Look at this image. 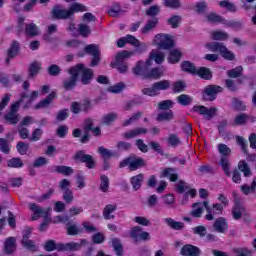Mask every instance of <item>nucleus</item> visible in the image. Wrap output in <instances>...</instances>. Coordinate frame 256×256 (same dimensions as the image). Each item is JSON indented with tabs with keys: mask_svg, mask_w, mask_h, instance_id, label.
Listing matches in <instances>:
<instances>
[{
	"mask_svg": "<svg viewBox=\"0 0 256 256\" xmlns=\"http://www.w3.org/2000/svg\"><path fill=\"white\" fill-rule=\"evenodd\" d=\"M174 117L173 111L168 110L158 114L156 121H171Z\"/></svg>",
	"mask_w": 256,
	"mask_h": 256,
	"instance_id": "nucleus-54",
	"label": "nucleus"
},
{
	"mask_svg": "<svg viewBox=\"0 0 256 256\" xmlns=\"http://www.w3.org/2000/svg\"><path fill=\"white\" fill-rule=\"evenodd\" d=\"M206 47L212 53H220L221 57L227 61H234L235 59V54L227 49V46L221 42H211L206 44Z\"/></svg>",
	"mask_w": 256,
	"mask_h": 256,
	"instance_id": "nucleus-1",
	"label": "nucleus"
},
{
	"mask_svg": "<svg viewBox=\"0 0 256 256\" xmlns=\"http://www.w3.org/2000/svg\"><path fill=\"white\" fill-rule=\"evenodd\" d=\"M217 93H223V87L217 85H209L204 90L205 101H215L217 99Z\"/></svg>",
	"mask_w": 256,
	"mask_h": 256,
	"instance_id": "nucleus-14",
	"label": "nucleus"
},
{
	"mask_svg": "<svg viewBox=\"0 0 256 256\" xmlns=\"http://www.w3.org/2000/svg\"><path fill=\"white\" fill-rule=\"evenodd\" d=\"M233 125H247V113H241L235 116Z\"/></svg>",
	"mask_w": 256,
	"mask_h": 256,
	"instance_id": "nucleus-58",
	"label": "nucleus"
},
{
	"mask_svg": "<svg viewBox=\"0 0 256 256\" xmlns=\"http://www.w3.org/2000/svg\"><path fill=\"white\" fill-rule=\"evenodd\" d=\"M55 97H57V93L51 92L45 99L36 104L34 106V109L39 110L49 107V105H51V103H53V101L55 100Z\"/></svg>",
	"mask_w": 256,
	"mask_h": 256,
	"instance_id": "nucleus-23",
	"label": "nucleus"
},
{
	"mask_svg": "<svg viewBox=\"0 0 256 256\" xmlns=\"http://www.w3.org/2000/svg\"><path fill=\"white\" fill-rule=\"evenodd\" d=\"M196 75H198L200 79H204V81H211V79H213V72L207 67L198 68L196 70Z\"/></svg>",
	"mask_w": 256,
	"mask_h": 256,
	"instance_id": "nucleus-28",
	"label": "nucleus"
},
{
	"mask_svg": "<svg viewBox=\"0 0 256 256\" xmlns=\"http://www.w3.org/2000/svg\"><path fill=\"white\" fill-rule=\"evenodd\" d=\"M100 181V191H102V193H107V191H109V177H107L106 175H101Z\"/></svg>",
	"mask_w": 256,
	"mask_h": 256,
	"instance_id": "nucleus-57",
	"label": "nucleus"
},
{
	"mask_svg": "<svg viewBox=\"0 0 256 256\" xmlns=\"http://www.w3.org/2000/svg\"><path fill=\"white\" fill-rule=\"evenodd\" d=\"M30 211L33 212L32 221H37L39 217H43L45 221L49 219V213H51V208H42L36 203H32L29 205Z\"/></svg>",
	"mask_w": 256,
	"mask_h": 256,
	"instance_id": "nucleus-9",
	"label": "nucleus"
},
{
	"mask_svg": "<svg viewBox=\"0 0 256 256\" xmlns=\"http://www.w3.org/2000/svg\"><path fill=\"white\" fill-rule=\"evenodd\" d=\"M180 254L182 256H200L201 249H199L197 246L186 244L181 248Z\"/></svg>",
	"mask_w": 256,
	"mask_h": 256,
	"instance_id": "nucleus-18",
	"label": "nucleus"
},
{
	"mask_svg": "<svg viewBox=\"0 0 256 256\" xmlns=\"http://www.w3.org/2000/svg\"><path fill=\"white\" fill-rule=\"evenodd\" d=\"M154 45H157L158 49L169 50L175 47V42L167 34H157L153 40Z\"/></svg>",
	"mask_w": 256,
	"mask_h": 256,
	"instance_id": "nucleus-6",
	"label": "nucleus"
},
{
	"mask_svg": "<svg viewBox=\"0 0 256 256\" xmlns=\"http://www.w3.org/2000/svg\"><path fill=\"white\" fill-rule=\"evenodd\" d=\"M183 54L178 49L170 50L168 61L169 63H179Z\"/></svg>",
	"mask_w": 256,
	"mask_h": 256,
	"instance_id": "nucleus-40",
	"label": "nucleus"
},
{
	"mask_svg": "<svg viewBox=\"0 0 256 256\" xmlns=\"http://www.w3.org/2000/svg\"><path fill=\"white\" fill-rule=\"evenodd\" d=\"M163 76V68H152L148 73H146V77L149 79H160Z\"/></svg>",
	"mask_w": 256,
	"mask_h": 256,
	"instance_id": "nucleus-48",
	"label": "nucleus"
},
{
	"mask_svg": "<svg viewBox=\"0 0 256 256\" xmlns=\"http://www.w3.org/2000/svg\"><path fill=\"white\" fill-rule=\"evenodd\" d=\"M163 5L168 9H181L183 7L181 0H164Z\"/></svg>",
	"mask_w": 256,
	"mask_h": 256,
	"instance_id": "nucleus-51",
	"label": "nucleus"
},
{
	"mask_svg": "<svg viewBox=\"0 0 256 256\" xmlns=\"http://www.w3.org/2000/svg\"><path fill=\"white\" fill-rule=\"evenodd\" d=\"M112 247L117 256L123 255V244L119 238L112 239Z\"/></svg>",
	"mask_w": 256,
	"mask_h": 256,
	"instance_id": "nucleus-50",
	"label": "nucleus"
},
{
	"mask_svg": "<svg viewBox=\"0 0 256 256\" xmlns=\"http://www.w3.org/2000/svg\"><path fill=\"white\" fill-rule=\"evenodd\" d=\"M143 65H145V63H143V61H138L135 65V67L132 68V73H134L135 75H145L146 76L147 74H145Z\"/></svg>",
	"mask_w": 256,
	"mask_h": 256,
	"instance_id": "nucleus-64",
	"label": "nucleus"
},
{
	"mask_svg": "<svg viewBox=\"0 0 256 256\" xmlns=\"http://www.w3.org/2000/svg\"><path fill=\"white\" fill-rule=\"evenodd\" d=\"M192 111H194V113H198L199 115L204 116V119H206L207 121H211L213 117L217 115L218 109L217 107L207 108L203 105H195L193 106Z\"/></svg>",
	"mask_w": 256,
	"mask_h": 256,
	"instance_id": "nucleus-11",
	"label": "nucleus"
},
{
	"mask_svg": "<svg viewBox=\"0 0 256 256\" xmlns=\"http://www.w3.org/2000/svg\"><path fill=\"white\" fill-rule=\"evenodd\" d=\"M176 101L177 103H179V105H182L183 107H188V105H191V103H193V97L187 94H181L177 96Z\"/></svg>",
	"mask_w": 256,
	"mask_h": 256,
	"instance_id": "nucleus-37",
	"label": "nucleus"
},
{
	"mask_svg": "<svg viewBox=\"0 0 256 256\" xmlns=\"http://www.w3.org/2000/svg\"><path fill=\"white\" fill-rule=\"evenodd\" d=\"M171 87V81L169 80H160L152 84L150 88L142 89L143 95H148V97H157L159 91H167Z\"/></svg>",
	"mask_w": 256,
	"mask_h": 256,
	"instance_id": "nucleus-2",
	"label": "nucleus"
},
{
	"mask_svg": "<svg viewBox=\"0 0 256 256\" xmlns=\"http://www.w3.org/2000/svg\"><path fill=\"white\" fill-rule=\"evenodd\" d=\"M117 211V204H108L104 207L102 215L106 221H109L111 219H115V215L112 213H115Z\"/></svg>",
	"mask_w": 256,
	"mask_h": 256,
	"instance_id": "nucleus-24",
	"label": "nucleus"
},
{
	"mask_svg": "<svg viewBox=\"0 0 256 256\" xmlns=\"http://www.w3.org/2000/svg\"><path fill=\"white\" fill-rule=\"evenodd\" d=\"M133 55H135V52H129L127 50L120 51L116 54V63H125V59H129Z\"/></svg>",
	"mask_w": 256,
	"mask_h": 256,
	"instance_id": "nucleus-42",
	"label": "nucleus"
},
{
	"mask_svg": "<svg viewBox=\"0 0 256 256\" xmlns=\"http://www.w3.org/2000/svg\"><path fill=\"white\" fill-rule=\"evenodd\" d=\"M159 24V19L157 17H154L146 22L144 27L141 30V33L143 35H147V33H150V31H153L157 25Z\"/></svg>",
	"mask_w": 256,
	"mask_h": 256,
	"instance_id": "nucleus-27",
	"label": "nucleus"
},
{
	"mask_svg": "<svg viewBox=\"0 0 256 256\" xmlns=\"http://www.w3.org/2000/svg\"><path fill=\"white\" fill-rule=\"evenodd\" d=\"M67 227V234L71 236L79 235L81 233V229H79V226L77 224H71V222H68L66 224Z\"/></svg>",
	"mask_w": 256,
	"mask_h": 256,
	"instance_id": "nucleus-56",
	"label": "nucleus"
},
{
	"mask_svg": "<svg viewBox=\"0 0 256 256\" xmlns=\"http://www.w3.org/2000/svg\"><path fill=\"white\" fill-rule=\"evenodd\" d=\"M59 249H62V251H79V249H81V244L76 242L62 243V245L59 246Z\"/></svg>",
	"mask_w": 256,
	"mask_h": 256,
	"instance_id": "nucleus-43",
	"label": "nucleus"
},
{
	"mask_svg": "<svg viewBox=\"0 0 256 256\" xmlns=\"http://www.w3.org/2000/svg\"><path fill=\"white\" fill-rule=\"evenodd\" d=\"M243 213H245V207H243L239 202H236L232 211L233 218L239 220L243 217Z\"/></svg>",
	"mask_w": 256,
	"mask_h": 256,
	"instance_id": "nucleus-41",
	"label": "nucleus"
},
{
	"mask_svg": "<svg viewBox=\"0 0 256 256\" xmlns=\"http://www.w3.org/2000/svg\"><path fill=\"white\" fill-rule=\"evenodd\" d=\"M206 21H208V23H222L223 25L227 24V20H225V18L219 14H215L214 12L206 15Z\"/></svg>",
	"mask_w": 256,
	"mask_h": 256,
	"instance_id": "nucleus-34",
	"label": "nucleus"
},
{
	"mask_svg": "<svg viewBox=\"0 0 256 256\" xmlns=\"http://www.w3.org/2000/svg\"><path fill=\"white\" fill-rule=\"evenodd\" d=\"M68 73L70 77L66 78L63 81V87L65 91H71L72 89H75V87H77V81L79 79L77 77V69L73 66L69 68Z\"/></svg>",
	"mask_w": 256,
	"mask_h": 256,
	"instance_id": "nucleus-13",
	"label": "nucleus"
},
{
	"mask_svg": "<svg viewBox=\"0 0 256 256\" xmlns=\"http://www.w3.org/2000/svg\"><path fill=\"white\" fill-rule=\"evenodd\" d=\"M25 33L29 37H37L39 35V27L35 23L27 24L25 27Z\"/></svg>",
	"mask_w": 256,
	"mask_h": 256,
	"instance_id": "nucleus-44",
	"label": "nucleus"
},
{
	"mask_svg": "<svg viewBox=\"0 0 256 256\" xmlns=\"http://www.w3.org/2000/svg\"><path fill=\"white\" fill-rule=\"evenodd\" d=\"M236 142L240 145L243 153L247 155L246 159L247 161H250L251 163H255L256 161V155L255 154H249V151L247 150L248 142L245 140V138L241 136L236 137Z\"/></svg>",
	"mask_w": 256,
	"mask_h": 256,
	"instance_id": "nucleus-17",
	"label": "nucleus"
},
{
	"mask_svg": "<svg viewBox=\"0 0 256 256\" xmlns=\"http://www.w3.org/2000/svg\"><path fill=\"white\" fill-rule=\"evenodd\" d=\"M21 243L23 245V247H25V249H27L28 251H31L32 253H35V251H37V247L35 246V241L33 240H21Z\"/></svg>",
	"mask_w": 256,
	"mask_h": 256,
	"instance_id": "nucleus-63",
	"label": "nucleus"
},
{
	"mask_svg": "<svg viewBox=\"0 0 256 256\" xmlns=\"http://www.w3.org/2000/svg\"><path fill=\"white\" fill-rule=\"evenodd\" d=\"M73 159L75 161H79L80 163H85L87 169H95V158L89 154H86L85 150L76 152Z\"/></svg>",
	"mask_w": 256,
	"mask_h": 256,
	"instance_id": "nucleus-12",
	"label": "nucleus"
},
{
	"mask_svg": "<svg viewBox=\"0 0 256 256\" xmlns=\"http://www.w3.org/2000/svg\"><path fill=\"white\" fill-rule=\"evenodd\" d=\"M143 181H145V175L143 173L132 176L130 178V184L132 185L133 191H139V189H141V186L143 185Z\"/></svg>",
	"mask_w": 256,
	"mask_h": 256,
	"instance_id": "nucleus-25",
	"label": "nucleus"
},
{
	"mask_svg": "<svg viewBox=\"0 0 256 256\" xmlns=\"http://www.w3.org/2000/svg\"><path fill=\"white\" fill-rule=\"evenodd\" d=\"M39 71H41V63L39 62H33L30 64L28 69V77L29 79H33L36 75L39 74Z\"/></svg>",
	"mask_w": 256,
	"mask_h": 256,
	"instance_id": "nucleus-35",
	"label": "nucleus"
},
{
	"mask_svg": "<svg viewBox=\"0 0 256 256\" xmlns=\"http://www.w3.org/2000/svg\"><path fill=\"white\" fill-rule=\"evenodd\" d=\"M220 165L226 177H231V163H229V158H227L226 156H222L220 159Z\"/></svg>",
	"mask_w": 256,
	"mask_h": 256,
	"instance_id": "nucleus-36",
	"label": "nucleus"
},
{
	"mask_svg": "<svg viewBox=\"0 0 256 256\" xmlns=\"http://www.w3.org/2000/svg\"><path fill=\"white\" fill-rule=\"evenodd\" d=\"M181 69L184 73H189L190 75H197V66L191 61H184L181 64Z\"/></svg>",
	"mask_w": 256,
	"mask_h": 256,
	"instance_id": "nucleus-29",
	"label": "nucleus"
},
{
	"mask_svg": "<svg viewBox=\"0 0 256 256\" xmlns=\"http://www.w3.org/2000/svg\"><path fill=\"white\" fill-rule=\"evenodd\" d=\"M111 67L117 69L119 73H127L129 69V64L127 62H114L110 64Z\"/></svg>",
	"mask_w": 256,
	"mask_h": 256,
	"instance_id": "nucleus-53",
	"label": "nucleus"
},
{
	"mask_svg": "<svg viewBox=\"0 0 256 256\" xmlns=\"http://www.w3.org/2000/svg\"><path fill=\"white\" fill-rule=\"evenodd\" d=\"M187 88V83L183 80H179L173 83L172 91L173 93H183Z\"/></svg>",
	"mask_w": 256,
	"mask_h": 256,
	"instance_id": "nucleus-52",
	"label": "nucleus"
},
{
	"mask_svg": "<svg viewBox=\"0 0 256 256\" xmlns=\"http://www.w3.org/2000/svg\"><path fill=\"white\" fill-rule=\"evenodd\" d=\"M19 102H15L11 105L10 111L4 115V121L7 125H17L21 121V115H19Z\"/></svg>",
	"mask_w": 256,
	"mask_h": 256,
	"instance_id": "nucleus-5",
	"label": "nucleus"
},
{
	"mask_svg": "<svg viewBox=\"0 0 256 256\" xmlns=\"http://www.w3.org/2000/svg\"><path fill=\"white\" fill-rule=\"evenodd\" d=\"M19 48H20L19 42L14 40L10 48L8 49V57L10 59H14V57H17V55H19Z\"/></svg>",
	"mask_w": 256,
	"mask_h": 256,
	"instance_id": "nucleus-46",
	"label": "nucleus"
},
{
	"mask_svg": "<svg viewBox=\"0 0 256 256\" xmlns=\"http://www.w3.org/2000/svg\"><path fill=\"white\" fill-rule=\"evenodd\" d=\"M29 147V143H25L23 141L18 142L16 145V149L20 155H27Z\"/></svg>",
	"mask_w": 256,
	"mask_h": 256,
	"instance_id": "nucleus-61",
	"label": "nucleus"
},
{
	"mask_svg": "<svg viewBox=\"0 0 256 256\" xmlns=\"http://www.w3.org/2000/svg\"><path fill=\"white\" fill-rule=\"evenodd\" d=\"M60 245H62V243L57 244L55 240H48L44 245V249L49 253H51V251H62V249L59 248Z\"/></svg>",
	"mask_w": 256,
	"mask_h": 256,
	"instance_id": "nucleus-45",
	"label": "nucleus"
},
{
	"mask_svg": "<svg viewBox=\"0 0 256 256\" xmlns=\"http://www.w3.org/2000/svg\"><path fill=\"white\" fill-rule=\"evenodd\" d=\"M227 76L230 77V79H239L241 75H243V66H237L233 69H230L226 72Z\"/></svg>",
	"mask_w": 256,
	"mask_h": 256,
	"instance_id": "nucleus-39",
	"label": "nucleus"
},
{
	"mask_svg": "<svg viewBox=\"0 0 256 256\" xmlns=\"http://www.w3.org/2000/svg\"><path fill=\"white\" fill-rule=\"evenodd\" d=\"M70 15L73 18L75 13H83L85 11H87V6L79 3V2H74L73 4H71L70 8Z\"/></svg>",
	"mask_w": 256,
	"mask_h": 256,
	"instance_id": "nucleus-33",
	"label": "nucleus"
},
{
	"mask_svg": "<svg viewBox=\"0 0 256 256\" xmlns=\"http://www.w3.org/2000/svg\"><path fill=\"white\" fill-rule=\"evenodd\" d=\"M205 207L203 205V202H196L192 205L193 210L190 212V215H192V217H196L199 218L203 215V212L205 211V209L203 208Z\"/></svg>",
	"mask_w": 256,
	"mask_h": 256,
	"instance_id": "nucleus-32",
	"label": "nucleus"
},
{
	"mask_svg": "<svg viewBox=\"0 0 256 256\" xmlns=\"http://www.w3.org/2000/svg\"><path fill=\"white\" fill-rule=\"evenodd\" d=\"M125 39L126 43H129L133 47H136L137 53H145V51H147V43L139 41V39H137L135 36L127 34L125 36Z\"/></svg>",
	"mask_w": 256,
	"mask_h": 256,
	"instance_id": "nucleus-15",
	"label": "nucleus"
},
{
	"mask_svg": "<svg viewBox=\"0 0 256 256\" xmlns=\"http://www.w3.org/2000/svg\"><path fill=\"white\" fill-rule=\"evenodd\" d=\"M7 167H10L12 169H21L23 167V160L21 158H12L7 161Z\"/></svg>",
	"mask_w": 256,
	"mask_h": 256,
	"instance_id": "nucleus-55",
	"label": "nucleus"
},
{
	"mask_svg": "<svg viewBox=\"0 0 256 256\" xmlns=\"http://www.w3.org/2000/svg\"><path fill=\"white\" fill-rule=\"evenodd\" d=\"M37 97H39V91L37 90L32 91L30 94L29 92H22L20 99L16 103H18V107H21V103H23V109H29Z\"/></svg>",
	"mask_w": 256,
	"mask_h": 256,
	"instance_id": "nucleus-7",
	"label": "nucleus"
},
{
	"mask_svg": "<svg viewBox=\"0 0 256 256\" xmlns=\"http://www.w3.org/2000/svg\"><path fill=\"white\" fill-rule=\"evenodd\" d=\"M149 130L143 127H137L131 130H128L122 134L123 139H135V137H139L140 135H147Z\"/></svg>",
	"mask_w": 256,
	"mask_h": 256,
	"instance_id": "nucleus-16",
	"label": "nucleus"
},
{
	"mask_svg": "<svg viewBox=\"0 0 256 256\" xmlns=\"http://www.w3.org/2000/svg\"><path fill=\"white\" fill-rule=\"evenodd\" d=\"M232 105L236 111H246L247 110V106H245V102H243L242 100H240L238 98H233Z\"/></svg>",
	"mask_w": 256,
	"mask_h": 256,
	"instance_id": "nucleus-60",
	"label": "nucleus"
},
{
	"mask_svg": "<svg viewBox=\"0 0 256 256\" xmlns=\"http://www.w3.org/2000/svg\"><path fill=\"white\" fill-rule=\"evenodd\" d=\"M164 223L168 225L171 229H174V231H181V229L185 228V223L183 222H177L173 220V218H165Z\"/></svg>",
	"mask_w": 256,
	"mask_h": 256,
	"instance_id": "nucleus-31",
	"label": "nucleus"
},
{
	"mask_svg": "<svg viewBox=\"0 0 256 256\" xmlns=\"http://www.w3.org/2000/svg\"><path fill=\"white\" fill-rule=\"evenodd\" d=\"M78 33L81 37L87 38L91 35V28L87 24H79Z\"/></svg>",
	"mask_w": 256,
	"mask_h": 256,
	"instance_id": "nucleus-59",
	"label": "nucleus"
},
{
	"mask_svg": "<svg viewBox=\"0 0 256 256\" xmlns=\"http://www.w3.org/2000/svg\"><path fill=\"white\" fill-rule=\"evenodd\" d=\"M74 69H76V76L79 78V73H81L80 81L82 85H89L91 81H93V77H95V73L93 72V69L85 67V64L80 63L76 64L75 66H72Z\"/></svg>",
	"mask_w": 256,
	"mask_h": 256,
	"instance_id": "nucleus-3",
	"label": "nucleus"
},
{
	"mask_svg": "<svg viewBox=\"0 0 256 256\" xmlns=\"http://www.w3.org/2000/svg\"><path fill=\"white\" fill-rule=\"evenodd\" d=\"M213 227L217 233H225L227 229H229V224L227 223V219L224 217H219L215 220Z\"/></svg>",
	"mask_w": 256,
	"mask_h": 256,
	"instance_id": "nucleus-22",
	"label": "nucleus"
},
{
	"mask_svg": "<svg viewBox=\"0 0 256 256\" xmlns=\"http://www.w3.org/2000/svg\"><path fill=\"white\" fill-rule=\"evenodd\" d=\"M160 177H166L172 183L179 180V174L177 173V169L173 167L164 168L161 172Z\"/></svg>",
	"mask_w": 256,
	"mask_h": 256,
	"instance_id": "nucleus-20",
	"label": "nucleus"
},
{
	"mask_svg": "<svg viewBox=\"0 0 256 256\" xmlns=\"http://www.w3.org/2000/svg\"><path fill=\"white\" fill-rule=\"evenodd\" d=\"M238 170L240 173H243L244 177L249 178L253 176V172L251 171V167L245 160H240L238 162Z\"/></svg>",
	"mask_w": 256,
	"mask_h": 256,
	"instance_id": "nucleus-26",
	"label": "nucleus"
},
{
	"mask_svg": "<svg viewBox=\"0 0 256 256\" xmlns=\"http://www.w3.org/2000/svg\"><path fill=\"white\" fill-rule=\"evenodd\" d=\"M54 171L60 175H64L65 177H69V175H73V173H75V170L71 168V166L65 165L55 166Z\"/></svg>",
	"mask_w": 256,
	"mask_h": 256,
	"instance_id": "nucleus-30",
	"label": "nucleus"
},
{
	"mask_svg": "<svg viewBox=\"0 0 256 256\" xmlns=\"http://www.w3.org/2000/svg\"><path fill=\"white\" fill-rule=\"evenodd\" d=\"M87 55H92V61L90 67H97L101 63V51H99V46L97 44H88L84 48Z\"/></svg>",
	"mask_w": 256,
	"mask_h": 256,
	"instance_id": "nucleus-8",
	"label": "nucleus"
},
{
	"mask_svg": "<svg viewBox=\"0 0 256 256\" xmlns=\"http://www.w3.org/2000/svg\"><path fill=\"white\" fill-rule=\"evenodd\" d=\"M240 189L244 195H249V193H255L256 177L253 178L251 186L244 184V185L240 186Z\"/></svg>",
	"mask_w": 256,
	"mask_h": 256,
	"instance_id": "nucleus-47",
	"label": "nucleus"
},
{
	"mask_svg": "<svg viewBox=\"0 0 256 256\" xmlns=\"http://www.w3.org/2000/svg\"><path fill=\"white\" fill-rule=\"evenodd\" d=\"M203 206L206 210L207 215L205 218L207 221H213L215 219V216L213 215H222L223 214V205L219 203L213 204V206H209V201H204Z\"/></svg>",
	"mask_w": 256,
	"mask_h": 256,
	"instance_id": "nucleus-10",
	"label": "nucleus"
},
{
	"mask_svg": "<svg viewBox=\"0 0 256 256\" xmlns=\"http://www.w3.org/2000/svg\"><path fill=\"white\" fill-rule=\"evenodd\" d=\"M150 59H153L155 63H157L158 65H161V63L165 61V54H163V52L159 50H152L150 53Z\"/></svg>",
	"mask_w": 256,
	"mask_h": 256,
	"instance_id": "nucleus-38",
	"label": "nucleus"
},
{
	"mask_svg": "<svg viewBox=\"0 0 256 256\" xmlns=\"http://www.w3.org/2000/svg\"><path fill=\"white\" fill-rule=\"evenodd\" d=\"M17 251V244L15 237H8L4 242V253L6 255H13Z\"/></svg>",
	"mask_w": 256,
	"mask_h": 256,
	"instance_id": "nucleus-21",
	"label": "nucleus"
},
{
	"mask_svg": "<svg viewBox=\"0 0 256 256\" xmlns=\"http://www.w3.org/2000/svg\"><path fill=\"white\" fill-rule=\"evenodd\" d=\"M145 165L146 163L143 158L130 156L119 163V168L128 167L130 171H137V169H141Z\"/></svg>",
	"mask_w": 256,
	"mask_h": 256,
	"instance_id": "nucleus-4",
	"label": "nucleus"
},
{
	"mask_svg": "<svg viewBox=\"0 0 256 256\" xmlns=\"http://www.w3.org/2000/svg\"><path fill=\"white\" fill-rule=\"evenodd\" d=\"M52 15L55 19H72L70 10L63 9L62 6H55L52 9Z\"/></svg>",
	"mask_w": 256,
	"mask_h": 256,
	"instance_id": "nucleus-19",
	"label": "nucleus"
},
{
	"mask_svg": "<svg viewBox=\"0 0 256 256\" xmlns=\"http://www.w3.org/2000/svg\"><path fill=\"white\" fill-rule=\"evenodd\" d=\"M131 147H133V145L126 141H118L116 143L117 151H131Z\"/></svg>",
	"mask_w": 256,
	"mask_h": 256,
	"instance_id": "nucleus-62",
	"label": "nucleus"
},
{
	"mask_svg": "<svg viewBox=\"0 0 256 256\" xmlns=\"http://www.w3.org/2000/svg\"><path fill=\"white\" fill-rule=\"evenodd\" d=\"M119 117V114L115 112H111L109 114H106L102 117V125H111V123H114L115 120Z\"/></svg>",
	"mask_w": 256,
	"mask_h": 256,
	"instance_id": "nucleus-49",
	"label": "nucleus"
}]
</instances>
